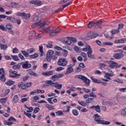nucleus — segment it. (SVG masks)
<instances>
[{
  "instance_id": "obj_55",
  "label": "nucleus",
  "mask_w": 126,
  "mask_h": 126,
  "mask_svg": "<svg viewBox=\"0 0 126 126\" xmlns=\"http://www.w3.org/2000/svg\"><path fill=\"white\" fill-rule=\"evenodd\" d=\"M9 122H11V121H14V122H16V119L13 117L11 116L8 120Z\"/></svg>"
},
{
  "instance_id": "obj_43",
  "label": "nucleus",
  "mask_w": 126,
  "mask_h": 126,
  "mask_svg": "<svg viewBox=\"0 0 126 126\" xmlns=\"http://www.w3.org/2000/svg\"><path fill=\"white\" fill-rule=\"evenodd\" d=\"M121 115L123 117H126V108L123 109L121 111Z\"/></svg>"
},
{
  "instance_id": "obj_30",
  "label": "nucleus",
  "mask_w": 126,
  "mask_h": 126,
  "mask_svg": "<svg viewBox=\"0 0 126 126\" xmlns=\"http://www.w3.org/2000/svg\"><path fill=\"white\" fill-rule=\"evenodd\" d=\"M78 103L81 105V106H83V107H85L87 105V103L84 101H80L78 100Z\"/></svg>"
},
{
  "instance_id": "obj_3",
  "label": "nucleus",
  "mask_w": 126,
  "mask_h": 126,
  "mask_svg": "<svg viewBox=\"0 0 126 126\" xmlns=\"http://www.w3.org/2000/svg\"><path fill=\"white\" fill-rule=\"evenodd\" d=\"M116 52H119L120 53H116L114 54L113 58L115 59V60H121V59H122V58H124V51L123 50L119 49Z\"/></svg>"
},
{
  "instance_id": "obj_52",
  "label": "nucleus",
  "mask_w": 126,
  "mask_h": 126,
  "mask_svg": "<svg viewBox=\"0 0 126 126\" xmlns=\"http://www.w3.org/2000/svg\"><path fill=\"white\" fill-rule=\"evenodd\" d=\"M90 97H93V98H97V95L94 94L93 92H91L89 94Z\"/></svg>"
},
{
  "instance_id": "obj_1",
  "label": "nucleus",
  "mask_w": 126,
  "mask_h": 126,
  "mask_svg": "<svg viewBox=\"0 0 126 126\" xmlns=\"http://www.w3.org/2000/svg\"><path fill=\"white\" fill-rule=\"evenodd\" d=\"M75 78H79V79H81L86 83V84H87V86H89L90 84L91 81L87 78L85 76H83L82 75H76L75 76Z\"/></svg>"
},
{
  "instance_id": "obj_10",
  "label": "nucleus",
  "mask_w": 126,
  "mask_h": 126,
  "mask_svg": "<svg viewBox=\"0 0 126 126\" xmlns=\"http://www.w3.org/2000/svg\"><path fill=\"white\" fill-rule=\"evenodd\" d=\"M21 65L23 68L25 69H27L28 68H30L31 67V64L29 63V62L26 61L25 62L21 63Z\"/></svg>"
},
{
  "instance_id": "obj_25",
  "label": "nucleus",
  "mask_w": 126,
  "mask_h": 126,
  "mask_svg": "<svg viewBox=\"0 0 126 126\" xmlns=\"http://www.w3.org/2000/svg\"><path fill=\"white\" fill-rule=\"evenodd\" d=\"M19 101L18 95H15L13 98V101L15 103H18Z\"/></svg>"
},
{
  "instance_id": "obj_44",
  "label": "nucleus",
  "mask_w": 126,
  "mask_h": 126,
  "mask_svg": "<svg viewBox=\"0 0 126 126\" xmlns=\"http://www.w3.org/2000/svg\"><path fill=\"white\" fill-rule=\"evenodd\" d=\"M39 52L41 53L39 54V56L40 57H43V53L44 51H43V46H39Z\"/></svg>"
},
{
  "instance_id": "obj_2",
  "label": "nucleus",
  "mask_w": 126,
  "mask_h": 126,
  "mask_svg": "<svg viewBox=\"0 0 126 126\" xmlns=\"http://www.w3.org/2000/svg\"><path fill=\"white\" fill-rule=\"evenodd\" d=\"M32 86V82L27 83L26 84H24L23 82L19 83L18 85V87L21 88V89L25 90L28 87H31Z\"/></svg>"
},
{
  "instance_id": "obj_24",
  "label": "nucleus",
  "mask_w": 126,
  "mask_h": 126,
  "mask_svg": "<svg viewBox=\"0 0 126 126\" xmlns=\"http://www.w3.org/2000/svg\"><path fill=\"white\" fill-rule=\"evenodd\" d=\"M45 83L46 84H49L51 86H53V87H54L55 84H56V83L53 82L51 80H47L45 82Z\"/></svg>"
},
{
  "instance_id": "obj_54",
  "label": "nucleus",
  "mask_w": 126,
  "mask_h": 126,
  "mask_svg": "<svg viewBox=\"0 0 126 126\" xmlns=\"http://www.w3.org/2000/svg\"><path fill=\"white\" fill-rule=\"evenodd\" d=\"M0 30H2V31H6V27H4V26L2 25H0Z\"/></svg>"
},
{
  "instance_id": "obj_17",
  "label": "nucleus",
  "mask_w": 126,
  "mask_h": 126,
  "mask_svg": "<svg viewBox=\"0 0 126 126\" xmlns=\"http://www.w3.org/2000/svg\"><path fill=\"white\" fill-rule=\"evenodd\" d=\"M30 3H31V4H36L38 6H40V5H42V2L39 0L30 1Z\"/></svg>"
},
{
  "instance_id": "obj_27",
  "label": "nucleus",
  "mask_w": 126,
  "mask_h": 126,
  "mask_svg": "<svg viewBox=\"0 0 126 126\" xmlns=\"http://www.w3.org/2000/svg\"><path fill=\"white\" fill-rule=\"evenodd\" d=\"M99 124H101V125H105L106 126H108L111 124L110 122L106 121L104 120H101L100 122H99Z\"/></svg>"
},
{
  "instance_id": "obj_47",
  "label": "nucleus",
  "mask_w": 126,
  "mask_h": 126,
  "mask_svg": "<svg viewBox=\"0 0 126 126\" xmlns=\"http://www.w3.org/2000/svg\"><path fill=\"white\" fill-rule=\"evenodd\" d=\"M0 80L4 82L5 81V75H1L0 77Z\"/></svg>"
},
{
  "instance_id": "obj_38",
  "label": "nucleus",
  "mask_w": 126,
  "mask_h": 126,
  "mask_svg": "<svg viewBox=\"0 0 126 126\" xmlns=\"http://www.w3.org/2000/svg\"><path fill=\"white\" fill-rule=\"evenodd\" d=\"M22 16L25 19H28V18H30V17H31V15L29 13L26 14L25 13V14Z\"/></svg>"
},
{
  "instance_id": "obj_31",
  "label": "nucleus",
  "mask_w": 126,
  "mask_h": 126,
  "mask_svg": "<svg viewBox=\"0 0 126 126\" xmlns=\"http://www.w3.org/2000/svg\"><path fill=\"white\" fill-rule=\"evenodd\" d=\"M65 44H67V45H70V44H71V39H70V37H66Z\"/></svg>"
},
{
  "instance_id": "obj_23",
  "label": "nucleus",
  "mask_w": 126,
  "mask_h": 126,
  "mask_svg": "<svg viewBox=\"0 0 126 126\" xmlns=\"http://www.w3.org/2000/svg\"><path fill=\"white\" fill-rule=\"evenodd\" d=\"M45 83L46 84H49L51 86H53V87H54L55 84H56V83L53 82L51 80H47L45 82Z\"/></svg>"
},
{
  "instance_id": "obj_18",
  "label": "nucleus",
  "mask_w": 126,
  "mask_h": 126,
  "mask_svg": "<svg viewBox=\"0 0 126 126\" xmlns=\"http://www.w3.org/2000/svg\"><path fill=\"white\" fill-rule=\"evenodd\" d=\"M35 36H36V32H35V31H32L30 32V35L29 37V40H32V39H33V38H34Z\"/></svg>"
},
{
  "instance_id": "obj_56",
  "label": "nucleus",
  "mask_w": 126,
  "mask_h": 126,
  "mask_svg": "<svg viewBox=\"0 0 126 126\" xmlns=\"http://www.w3.org/2000/svg\"><path fill=\"white\" fill-rule=\"evenodd\" d=\"M63 69H64V67L60 66L57 68L56 71H62V70H63Z\"/></svg>"
},
{
  "instance_id": "obj_8",
  "label": "nucleus",
  "mask_w": 126,
  "mask_h": 126,
  "mask_svg": "<svg viewBox=\"0 0 126 126\" xmlns=\"http://www.w3.org/2000/svg\"><path fill=\"white\" fill-rule=\"evenodd\" d=\"M75 65V63L70 64L68 65V67L66 69V71L65 72V75H67V74H69V73H71V72H73V68L72 67Z\"/></svg>"
},
{
  "instance_id": "obj_61",
  "label": "nucleus",
  "mask_w": 126,
  "mask_h": 126,
  "mask_svg": "<svg viewBox=\"0 0 126 126\" xmlns=\"http://www.w3.org/2000/svg\"><path fill=\"white\" fill-rule=\"evenodd\" d=\"M29 74H30V75H32V76H37V73L33 72V71H31L29 72Z\"/></svg>"
},
{
  "instance_id": "obj_15",
  "label": "nucleus",
  "mask_w": 126,
  "mask_h": 126,
  "mask_svg": "<svg viewBox=\"0 0 126 126\" xmlns=\"http://www.w3.org/2000/svg\"><path fill=\"white\" fill-rule=\"evenodd\" d=\"M93 118L94 119V121H95V122H97L98 124H100L101 121V119H100V116H99L98 114H94Z\"/></svg>"
},
{
  "instance_id": "obj_46",
  "label": "nucleus",
  "mask_w": 126,
  "mask_h": 126,
  "mask_svg": "<svg viewBox=\"0 0 126 126\" xmlns=\"http://www.w3.org/2000/svg\"><path fill=\"white\" fill-rule=\"evenodd\" d=\"M56 126H59V125H63L64 123L63 120H61L56 122Z\"/></svg>"
},
{
  "instance_id": "obj_9",
  "label": "nucleus",
  "mask_w": 126,
  "mask_h": 126,
  "mask_svg": "<svg viewBox=\"0 0 126 126\" xmlns=\"http://www.w3.org/2000/svg\"><path fill=\"white\" fill-rule=\"evenodd\" d=\"M54 55V51L53 50H49L46 55V61L48 63H51L52 57Z\"/></svg>"
},
{
  "instance_id": "obj_34",
  "label": "nucleus",
  "mask_w": 126,
  "mask_h": 126,
  "mask_svg": "<svg viewBox=\"0 0 126 126\" xmlns=\"http://www.w3.org/2000/svg\"><path fill=\"white\" fill-rule=\"evenodd\" d=\"M91 78L93 81V82H94L95 83H101V80L95 79L93 77H91Z\"/></svg>"
},
{
  "instance_id": "obj_50",
  "label": "nucleus",
  "mask_w": 126,
  "mask_h": 126,
  "mask_svg": "<svg viewBox=\"0 0 126 126\" xmlns=\"http://www.w3.org/2000/svg\"><path fill=\"white\" fill-rule=\"evenodd\" d=\"M0 47L1 50H4L5 49H7V48L8 47L7 45L4 44H0Z\"/></svg>"
},
{
  "instance_id": "obj_41",
  "label": "nucleus",
  "mask_w": 126,
  "mask_h": 126,
  "mask_svg": "<svg viewBox=\"0 0 126 126\" xmlns=\"http://www.w3.org/2000/svg\"><path fill=\"white\" fill-rule=\"evenodd\" d=\"M27 52L29 55V54H33V53H35V49L34 48H30L28 49Z\"/></svg>"
},
{
  "instance_id": "obj_40",
  "label": "nucleus",
  "mask_w": 126,
  "mask_h": 126,
  "mask_svg": "<svg viewBox=\"0 0 126 126\" xmlns=\"http://www.w3.org/2000/svg\"><path fill=\"white\" fill-rule=\"evenodd\" d=\"M72 112L73 115L75 116H78V115H79V112H78V111H77L76 109H73Z\"/></svg>"
},
{
  "instance_id": "obj_49",
  "label": "nucleus",
  "mask_w": 126,
  "mask_h": 126,
  "mask_svg": "<svg viewBox=\"0 0 126 126\" xmlns=\"http://www.w3.org/2000/svg\"><path fill=\"white\" fill-rule=\"evenodd\" d=\"M113 81L117 82V83H121V84L124 83V81L123 80H121L120 79H115L113 80Z\"/></svg>"
},
{
  "instance_id": "obj_20",
  "label": "nucleus",
  "mask_w": 126,
  "mask_h": 126,
  "mask_svg": "<svg viewBox=\"0 0 126 126\" xmlns=\"http://www.w3.org/2000/svg\"><path fill=\"white\" fill-rule=\"evenodd\" d=\"M42 75H45V76H50L54 74V72L53 71H49L47 72H43L42 73Z\"/></svg>"
},
{
  "instance_id": "obj_12",
  "label": "nucleus",
  "mask_w": 126,
  "mask_h": 126,
  "mask_svg": "<svg viewBox=\"0 0 126 126\" xmlns=\"http://www.w3.org/2000/svg\"><path fill=\"white\" fill-rule=\"evenodd\" d=\"M63 74H55L51 77V79L53 81H56L57 79H59L60 77H63Z\"/></svg>"
},
{
  "instance_id": "obj_39",
  "label": "nucleus",
  "mask_w": 126,
  "mask_h": 126,
  "mask_svg": "<svg viewBox=\"0 0 126 126\" xmlns=\"http://www.w3.org/2000/svg\"><path fill=\"white\" fill-rule=\"evenodd\" d=\"M6 30H12V26L9 24H7L6 25Z\"/></svg>"
},
{
  "instance_id": "obj_36",
  "label": "nucleus",
  "mask_w": 126,
  "mask_h": 126,
  "mask_svg": "<svg viewBox=\"0 0 126 126\" xmlns=\"http://www.w3.org/2000/svg\"><path fill=\"white\" fill-rule=\"evenodd\" d=\"M114 43L115 44H119L120 43L123 44V43H125V40H124V39L116 40L115 41Z\"/></svg>"
},
{
  "instance_id": "obj_63",
  "label": "nucleus",
  "mask_w": 126,
  "mask_h": 126,
  "mask_svg": "<svg viewBox=\"0 0 126 126\" xmlns=\"http://www.w3.org/2000/svg\"><path fill=\"white\" fill-rule=\"evenodd\" d=\"M93 100H94V98H89L87 100V103H91V102H92L93 101Z\"/></svg>"
},
{
  "instance_id": "obj_26",
  "label": "nucleus",
  "mask_w": 126,
  "mask_h": 126,
  "mask_svg": "<svg viewBox=\"0 0 126 126\" xmlns=\"http://www.w3.org/2000/svg\"><path fill=\"white\" fill-rule=\"evenodd\" d=\"M7 100V97L4 98H1L0 99V101L3 105H4L5 103H6V101Z\"/></svg>"
},
{
  "instance_id": "obj_29",
  "label": "nucleus",
  "mask_w": 126,
  "mask_h": 126,
  "mask_svg": "<svg viewBox=\"0 0 126 126\" xmlns=\"http://www.w3.org/2000/svg\"><path fill=\"white\" fill-rule=\"evenodd\" d=\"M54 87L57 89H62V87H63V85L62 84H59L58 83H55L54 85Z\"/></svg>"
},
{
  "instance_id": "obj_58",
  "label": "nucleus",
  "mask_w": 126,
  "mask_h": 126,
  "mask_svg": "<svg viewBox=\"0 0 126 126\" xmlns=\"http://www.w3.org/2000/svg\"><path fill=\"white\" fill-rule=\"evenodd\" d=\"M28 110H29L27 111V113H32V112H33V107H28Z\"/></svg>"
},
{
  "instance_id": "obj_33",
  "label": "nucleus",
  "mask_w": 126,
  "mask_h": 126,
  "mask_svg": "<svg viewBox=\"0 0 126 126\" xmlns=\"http://www.w3.org/2000/svg\"><path fill=\"white\" fill-rule=\"evenodd\" d=\"M95 23L93 21H90L89 22L88 25V28H91L92 27H94Z\"/></svg>"
},
{
  "instance_id": "obj_48",
  "label": "nucleus",
  "mask_w": 126,
  "mask_h": 126,
  "mask_svg": "<svg viewBox=\"0 0 126 126\" xmlns=\"http://www.w3.org/2000/svg\"><path fill=\"white\" fill-rule=\"evenodd\" d=\"M52 31V27H49L44 30V32L46 33H50Z\"/></svg>"
},
{
  "instance_id": "obj_42",
  "label": "nucleus",
  "mask_w": 126,
  "mask_h": 126,
  "mask_svg": "<svg viewBox=\"0 0 126 126\" xmlns=\"http://www.w3.org/2000/svg\"><path fill=\"white\" fill-rule=\"evenodd\" d=\"M46 108L48 109V110H55V108L54 106H52V105H50L49 104H47L46 105Z\"/></svg>"
},
{
  "instance_id": "obj_45",
  "label": "nucleus",
  "mask_w": 126,
  "mask_h": 126,
  "mask_svg": "<svg viewBox=\"0 0 126 126\" xmlns=\"http://www.w3.org/2000/svg\"><path fill=\"white\" fill-rule=\"evenodd\" d=\"M56 114L57 116H63V112L62 110L57 111Z\"/></svg>"
},
{
  "instance_id": "obj_51",
  "label": "nucleus",
  "mask_w": 126,
  "mask_h": 126,
  "mask_svg": "<svg viewBox=\"0 0 126 126\" xmlns=\"http://www.w3.org/2000/svg\"><path fill=\"white\" fill-rule=\"evenodd\" d=\"M5 75V72L3 68H0V75Z\"/></svg>"
},
{
  "instance_id": "obj_64",
  "label": "nucleus",
  "mask_w": 126,
  "mask_h": 126,
  "mask_svg": "<svg viewBox=\"0 0 126 126\" xmlns=\"http://www.w3.org/2000/svg\"><path fill=\"white\" fill-rule=\"evenodd\" d=\"M47 48H51L53 47V44L51 42L48 43V45H46Z\"/></svg>"
},
{
  "instance_id": "obj_16",
  "label": "nucleus",
  "mask_w": 126,
  "mask_h": 126,
  "mask_svg": "<svg viewBox=\"0 0 126 126\" xmlns=\"http://www.w3.org/2000/svg\"><path fill=\"white\" fill-rule=\"evenodd\" d=\"M102 23H103V21H98L97 22L94 23V28L101 29L102 27H101V26L102 25Z\"/></svg>"
},
{
  "instance_id": "obj_28",
  "label": "nucleus",
  "mask_w": 126,
  "mask_h": 126,
  "mask_svg": "<svg viewBox=\"0 0 126 126\" xmlns=\"http://www.w3.org/2000/svg\"><path fill=\"white\" fill-rule=\"evenodd\" d=\"M21 66V63H19L16 65H13L12 67V68H13V69H19Z\"/></svg>"
},
{
  "instance_id": "obj_53",
  "label": "nucleus",
  "mask_w": 126,
  "mask_h": 126,
  "mask_svg": "<svg viewBox=\"0 0 126 126\" xmlns=\"http://www.w3.org/2000/svg\"><path fill=\"white\" fill-rule=\"evenodd\" d=\"M63 57H64L65 58H66V57L67 56V54H68V52L65 50H63Z\"/></svg>"
},
{
  "instance_id": "obj_4",
  "label": "nucleus",
  "mask_w": 126,
  "mask_h": 126,
  "mask_svg": "<svg viewBox=\"0 0 126 126\" xmlns=\"http://www.w3.org/2000/svg\"><path fill=\"white\" fill-rule=\"evenodd\" d=\"M68 63V62L66 59L61 58L58 60V64L60 66H65Z\"/></svg>"
},
{
  "instance_id": "obj_60",
  "label": "nucleus",
  "mask_w": 126,
  "mask_h": 126,
  "mask_svg": "<svg viewBox=\"0 0 126 126\" xmlns=\"http://www.w3.org/2000/svg\"><path fill=\"white\" fill-rule=\"evenodd\" d=\"M103 44L106 46H113V42H104Z\"/></svg>"
},
{
  "instance_id": "obj_37",
  "label": "nucleus",
  "mask_w": 126,
  "mask_h": 126,
  "mask_svg": "<svg viewBox=\"0 0 126 126\" xmlns=\"http://www.w3.org/2000/svg\"><path fill=\"white\" fill-rule=\"evenodd\" d=\"M31 59H36V58H38L39 57V54L35 53L33 55H31L29 56Z\"/></svg>"
},
{
  "instance_id": "obj_13",
  "label": "nucleus",
  "mask_w": 126,
  "mask_h": 126,
  "mask_svg": "<svg viewBox=\"0 0 126 126\" xmlns=\"http://www.w3.org/2000/svg\"><path fill=\"white\" fill-rule=\"evenodd\" d=\"M90 109H94V111H96L97 113H101V108L99 105L96 106L93 105L90 107Z\"/></svg>"
},
{
  "instance_id": "obj_59",
  "label": "nucleus",
  "mask_w": 126,
  "mask_h": 126,
  "mask_svg": "<svg viewBox=\"0 0 126 126\" xmlns=\"http://www.w3.org/2000/svg\"><path fill=\"white\" fill-rule=\"evenodd\" d=\"M24 14H25V13L23 12V13H21V12H17L16 14V15L17 16H23V15H24Z\"/></svg>"
},
{
  "instance_id": "obj_5",
  "label": "nucleus",
  "mask_w": 126,
  "mask_h": 126,
  "mask_svg": "<svg viewBox=\"0 0 126 126\" xmlns=\"http://www.w3.org/2000/svg\"><path fill=\"white\" fill-rule=\"evenodd\" d=\"M106 63H108L109 66L110 68H114V67H121L122 66V64H118V63L114 62V61H106Z\"/></svg>"
},
{
  "instance_id": "obj_57",
  "label": "nucleus",
  "mask_w": 126,
  "mask_h": 126,
  "mask_svg": "<svg viewBox=\"0 0 126 126\" xmlns=\"http://www.w3.org/2000/svg\"><path fill=\"white\" fill-rule=\"evenodd\" d=\"M24 115L27 116V117H28V118H31V117H32V114L30 113H28L25 111H24Z\"/></svg>"
},
{
  "instance_id": "obj_7",
  "label": "nucleus",
  "mask_w": 126,
  "mask_h": 126,
  "mask_svg": "<svg viewBox=\"0 0 126 126\" xmlns=\"http://www.w3.org/2000/svg\"><path fill=\"white\" fill-rule=\"evenodd\" d=\"M87 48V50L88 51L87 52V55L88 58H90L91 59H93V60L95 59V56L92 55V49H91V47L89 45H87L86 47Z\"/></svg>"
},
{
  "instance_id": "obj_11",
  "label": "nucleus",
  "mask_w": 126,
  "mask_h": 126,
  "mask_svg": "<svg viewBox=\"0 0 126 126\" xmlns=\"http://www.w3.org/2000/svg\"><path fill=\"white\" fill-rule=\"evenodd\" d=\"M98 34H96L94 32H90L87 35L88 38H90V39H94V38H96Z\"/></svg>"
},
{
  "instance_id": "obj_22",
  "label": "nucleus",
  "mask_w": 126,
  "mask_h": 126,
  "mask_svg": "<svg viewBox=\"0 0 126 126\" xmlns=\"http://www.w3.org/2000/svg\"><path fill=\"white\" fill-rule=\"evenodd\" d=\"M14 83H15V81L11 80H9L5 82V84L8 85V86H11V85H13Z\"/></svg>"
},
{
  "instance_id": "obj_19",
  "label": "nucleus",
  "mask_w": 126,
  "mask_h": 126,
  "mask_svg": "<svg viewBox=\"0 0 126 126\" xmlns=\"http://www.w3.org/2000/svg\"><path fill=\"white\" fill-rule=\"evenodd\" d=\"M47 24V23L45 22H43V21H39L38 23H37V27L38 28H41V27H44L45 25Z\"/></svg>"
},
{
  "instance_id": "obj_21",
  "label": "nucleus",
  "mask_w": 126,
  "mask_h": 126,
  "mask_svg": "<svg viewBox=\"0 0 126 126\" xmlns=\"http://www.w3.org/2000/svg\"><path fill=\"white\" fill-rule=\"evenodd\" d=\"M7 19L13 23H16V19L13 17L9 16L7 18Z\"/></svg>"
},
{
  "instance_id": "obj_35",
  "label": "nucleus",
  "mask_w": 126,
  "mask_h": 126,
  "mask_svg": "<svg viewBox=\"0 0 126 126\" xmlns=\"http://www.w3.org/2000/svg\"><path fill=\"white\" fill-rule=\"evenodd\" d=\"M21 53L23 54L26 58H28L30 55H29L28 52L26 51H22Z\"/></svg>"
},
{
  "instance_id": "obj_6",
  "label": "nucleus",
  "mask_w": 126,
  "mask_h": 126,
  "mask_svg": "<svg viewBox=\"0 0 126 126\" xmlns=\"http://www.w3.org/2000/svg\"><path fill=\"white\" fill-rule=\"evenodd\" d=\"M10 73L9 76L12 78H19L20 76H21V74H17V72L16 71H12V70L10 69L9 71Z\"/></svg>"
},
{
  "instance_id": "obj_14",
  "label": "nucleus",
  "mask_w": 126,
  "mask_h": 126,
  "mask_svg": "<svg viewBox=\"0 0 126 126\" xmlns=\"http://www.w3.org/2000/svg\"><path fill=\"white\" fill-rule=\"evenodd\" d=\"M61 30L60 29H56V30H51V33H50L51 36H55V35L60 33Z\"/></svg>"
},
{
  "instance_id": "obj_32",
  "label": "nucleus",
  "mask_w": 126,
  "mask_h": 126,
  "mask_svg": "<svg viewBox=\"0 0 126 126\" xmlns=\"http://www.w3.org/2000/svg\"><path fill=\"white\" fill-rule=\"evenodd\" d=\"M11 58H12V60L15 62H18V61H19V58L17 56L11 55Z\"/></svg>"
},
{
  "instance_id": "obj_62",
  "label": "nucleus",
  "mask_w": 126,
  "mask_h": 126,
  "mask_svg": "<svg viewBox=\"0 0 126 126\" xmlns=\"http://www.w3.org/2000/svg\"><path fill=\"white\" fill-rule=\"evenodd\" d=\"M29 78V76H26L22 78L23 81H26V80H28Z\"/></svg>"
}]
</instances>
